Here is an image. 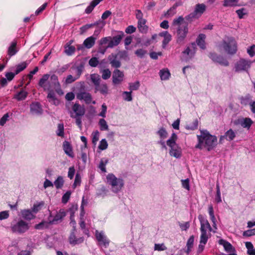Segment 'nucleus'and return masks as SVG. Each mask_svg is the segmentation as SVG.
Here are the masks:
<instances>
[{
  "label": "nucleus",
  "instance_id": "nucleus-58",
  "mask_svg": "<svg viewBox=\"0 0 255 255\" xmlns=\"http://www.w3.org/2000/svg\"><path fill=\"white\" fill-rule=\"evenodd\" d=\"M167 249V248L164 244H155L154 245V250L158 251H163Z\"/></svg>",
  "mask_w": 255,
  "mask_h": 255
},
{
  "label": "nucleus",
  "instance_id": "nucleus-23",
  "mask_svg": "<svg viewBox=\"0 0 255 255\" xmlns=\"http://www.w3.org/2000/svg\"><path fill=\"white\" fill-rule=\"evenodd\" d=\"M84 241L83 237L77 238L75 234V231L72 232L69 237V242L73 245L79 244Z\"/></svg>",
  "mask_w": 255,
  "mask_h": 255
},
{
  "label": "nucleus",
  "instance_id": "nucleus-27",
  "mask_svg": "<svg viewBox=\"0 0 255 255\" xmlns=\"http://www.w3.org/2000/svg\"><path fill=\"white\" fill-rule=\"evenodd\" d=\"M96 39V38L93 36L89 37L84 41L83 45L86 48L90 49L95 44Z\"/></svg>",
  "mask_w": 255,
  "mask_h": 255
},
{
  "label": "nucleus",
  "instance_id": "nucleus-53",
  "mask_svg": "<svg viewBox=\"0 0 255 255\" xmlns=\"http://www.w3.org/2000/svg\"><path fill=\"white\" fill-rule=\"evenodd\" d=\"M123 98L124 100L126 101H132V96H131V92H124L122 94Z\"/></svg>",
  "mask_w": 255,
  "mask_h": 255
},
{
  "label": "nucleus",
  "instance_id": "nucleus-3",
  "mask_svg": "<svg viewBox=\"0 0 255 255\" xmlns=\"http://www.w3.org/2000/svg\"><path fill=\"white\" fill-rule=\"evenodd\" d=\"M198 219L201 225V236L198 252L201 253L203 251L205 245L206 244L208 240L207 231L209 230L211 232L212 231V228L208 221L202 215H199Z\"/></svg>",
  "mask_w": 255,
  "mask_h": 255
},
{
  "label": "nucleus",
  "instance_id": "nucleus-33",
  "mask_svg": "<svg viewBox=\"0 0 255 255\" xmlns=\"http://www.w3.org/2000/svg\"><path fill=\"white\" fill-rule=\"evenodd\" d=\"M146 19H143V21L138 20L137 22V27L139 31L142 33H145L148 30V27L146 25Z\"/></svg>",
  "mask_w": 255,
  "mask_h": 255
},
{
  "label": "nucleus",
  "instance_id": "nucleus-56",
  "mask_svg": "<svg viewBox=\"0 0 255 255\" xmlns=\"http://www.w3.org/2000/svg\"><path fill=\"white\" fill-rule=\"evenodd\" d=\"M78 79V76H73L71 75H69L66 77L65 83L66 84H70L76 81Z\"/></svg>",
  "mask_w": 255,
  "mask_h": 255
},
{
  "label": "nucleus",
  "instance_id": "nucleus-31",
  "mask_svg": "<svg viewBox=\"0 0 255 255\" xmlns=\"http://www.w3.org/2000/svg\"><path fill=\"white\" fill-rule=\"evenodd\" d=\"M159 74L162 80H168L170 77V73L167 68L160 70Z\"/></svg>",
  "mask_w": 255,
  "mask_h": 255
},
{
  "label": "nucleus",
  "instance_id": "nucleus-34",
  "mask_svg": "<svg viewBox=\"0 0 255 255\" xmlns=\"http://www.w3.org/2000/svg\"><path fill=\"white\" fill-rule=\"evenodd\" d=\"M110 39L111 36L105 37L100 39V40L99 41V50L101 53V51H103L104 46H106L109 44Z\"/></svg>",
  "mask_w": 255,
  "mask_h": 255
},
{
  "label": "nucleus",
  "instance_id": "nucleus-49",
  "mask_svg": "<svg viewBox=\"0 0 255 255\" xmlns=\"http://www.w3.org/2000/svg\"><path fill=\"white\" fill-rule=\"evenodd\" d=\"M27 64L25 62H23L18 65L16 67L15 74H18L23 71L27 67Z\"/></svg>",
  "mask_w": 255,
  "mask_h": 255
},
{
  "label": "nucleus",
  "instance_id": "nucleus-24",
  "mask_svg": "<svg viewBox=\"0 0 255 255\" xmlns=\"http://www.w3.org/2000/svg\"><path fill=\"white\" fill-rule=\"evenodd\" d=\"M47 98L50 103L55 106L58 105L60 103L59 100L56 98L54 91L48 92Z\"/></svg>",
  "mask_w": 255,
  "mask_h": 255
},
{
  "label": "nucleus",
  "instance_id": "nucleus-62",
  "mask_svg": "<svg viewBox=\"0 0 255 255\" xmlns=\"http://www.w3.org/2000/svg\"><path fill=\"white\" fill-rule=\"evenodd\" d=\"M198 123L197 120H195L192 124L187 125L186 128L188 129L194 130L197 128Z\"/></svg>",
  "mask_w": 255,
  "mask_h": 255
},
{
  "label": "nucleus",
  "instance_id": "nucleus-25",
  "mask_svg": "<svg viewBox=\"0 0 255 255\" xmlns=\"http://www.w3.org/2000/svg\"><path fill=\"white\" fill-rule=\"evenodd\" d=\"M63 148L65 153L71 157H73L74 154L70 143L67 141L63 142Z\"/></svg>",
  "mask_w": 255,
  "mask_h": 255
},
{
  "label": "nucleus",
  "instance_id": "nucleus-8",
  "mask_svg": "<svg viewBox=\"0 0 255 255\" xmlns=\"http://www.w3.org/2000/svg\"><path fill=\"white\" fill-rule=\"evenodd\" d=\"M167 145L170 147L169 154L171 156L179 158L181 156L182 150L178 145L174 141L167 140Z\"/></svg>",
  "mask_w": 255,
  "mask_h": 255
},
{
  "label": "nucleus",
  "instance_id": "nucleus-10",
  "mask_svg": "<svg viewBox=\"0 0 255 255\" xmlns=\"http://www.w3.org/2000/svg\"><path fill=\"white\" fill-rule=\"evenodd\" d=\"M95 237L99 242V245L102 246L106 248L109 246L110 241L103 231L99 232L96 230L95 231Z\"/></svg>",
  "mask_w": 255,
  "mask_h": 255
},
{
  "label": "nucleus",
  "instance_id": "nucleus-54",
  "mask_svg": "<svg viewBox=\"0 0 255 255\" xmlns=\"http://www.w3.org/2000/svg\"><path fill=\"white\" fill-rule=\"evenodd\" d=\"M220 243L222 244L225 250L228 252H231L232 249V246L228 242L224 240H220Z\"/></svg>",
  "mask_w": 255,
  "mask_h": 255
},
{
  "label": "nucleus",
  "instance_id": "nucleus-22",
  "mask_svg": "<svg viewBox=\"0 0 255 255\" xmlns=\"http://www.w3.org/2000/svg\"><path fill=\"white\" fill-rule=\"evenodd\" d=\"M20 214L22 217L26 220H31L35 218L33 212L29 209L22 210Z\"/></svg>",
  "mask_w": 255,
  "mask_h": 255
},
{
  "label": "nucleus",
  "instance_id": "nucleus-42",
  "mask_svg": "<svg viewBox=\"0 0 255 255\" xmlns=\"http://www.w3.org/2000/svg\"><path fill=\"white\" fill-rule=\"evenodd\" d=\"M43 205H44V203L43 202H41L39 203L34 204L32 208V211L34 214L37 213L38 211H39L42 209V207Z\"/></svg>",
  "mask_w": 255,
  "mask_h": 255
},
{
  "label": "nucleus",
  "instance_id": "nucleus-48",
  "mask_svg": "<svg viewBox=\"0 0 255 255\" xmlns=\"http://www.w3.org/2000/svg\"><path fill=\"white\" fill-rule=\"evenodd\" d=\"M100 133L98 130L94 131L92 133V143L96 145L99 139Z\"/></svg>",
  "mask_w": 255,
  "mask_h": 255
},
{
  "label": "nucleus",
  "instance_id": "nucleus-38",
  "mask_svg": "<svg viewBox=\"0 0 255 255\" xmlns=\"http://www.w3.org/2000/svg\"><path fill=\"white\" fill-rule=\"evenodd\" d=\"M246 247L247 249V253L249 255H255V249L251 242H246Z\"/></svg>",
  "mask_w": 255,
  "mask_h": 255
},
{
  "label": "nucleus",
  "instance_id": "nucleus-45",
  "mask_svg": "<svg viewBox=\"0 0 255 255\" xmlns=\"http://www.w3.org/2000/svg\"><path fill=\"white\" fill-rule=\"evenodd\" d=\"M99 125L101 130H108V126L106 121L104 119H101L99 120Z\"/></svg>",
  "mask_w": 255,
  "mask_h": 255
},
{
  "label": "nucleus",
  "instance_id": "nucleus-28",
  "mask_svg": "<svg viewBox=\"0 0 255 255\" xmlns=\"http://www.w3.org/2000/svg\"><path fill=\"white\" fill-rule=\"evenodd\" d=\"M96 91L100 92L102 94L106 95L108 94V88L107 84L105 83L100 84L95 87Z\"/></svg>",
  "mask_w": 255,
  "mask_h": 255
},
{
  "label": "nucleus",
  "instance_id": "nucleus-2",
  "mask_svg": "<svg viewBox=\"0 0 255 255\" xmlns=\"http://www.w3.org/2000/svg\"><path fill=\"white\" fill-rule=\"evenodd\" d=\"M198 143L195 147L199 149L206 148L208 151L213 149L217 144V138L207 130H201V134L197 135Z\"/></svg>",
  "mask_w": 255,
  "mask_h": 255
},
{
  "label": "nucleus",
  "instance_id": "nucleus-52",
  "mask_svg": "<svg viewBox=\"0 0 255 255\" xmlns=\"http://www.w3.org/2000/svg\"><path fill=\"white\" fill-rule=\"evenodd\" d=\"M238 0H224V6H233L237 5Z\"/></svg>",
  "mask_w": 255,
  "mask_h": 255
},
{
  "label": "nucleus",
  "instance_id": "nucleus-15",
  "mask_svg": "<svg viewBox=\"0 0 255 255\" xmlns=\"http://www.w3.org/2000/svg\"><path fill=\"white\" fill-rule=\"evenodd\" d=\"M234 124L236 125H240L244 128L249 129L253 124V121L249 118H241L235 121Z\"/></svg>",
  "mask_w": 255,
  "mask_h": 255
},
{
  "label": "nucleus",
  "instance_id": "nucleus-19",
  "mask_svg": "<svg viewBox=\"0 0 255 255\" xmlns=\"http://www.w3.org/2000/svg\"><path fill=\"white\" fill-rule=\"evenodd\" d=\"M30 112L33 115H39L42 113V109L38 102L32 103L30 106Z\"/></svg>",
  "mask_w": 255,
  "mask_h": 255
},
{
  "label": "nucleus",
  "instance_id": "nucleus-57",
  "mask_svg": "<svg viewBox=\"0 0 255 255\" xmlns=\"http://www.w3.org/2000/svg\"><path fill=\"white\" fill-rule=\"evenodd\" d=\"M99 63V60L97 57H92L89 61V64L92 67H96Z\"/></svg>",
  "mask_w": 255,
  "mask_h": 255
},
{
  "label": "nucleus",
  "instance_id": "nucleus-7",
  "mask_svg": "<svg viewBox=\"0 0 255 255\" xmlns=\"http://www.w3.org/2000/svg\"><path fill=\"white\" fill-rule=\"evenodd\" d=\"M124 36V33L122 31H120L118 34L114 37L111 36V39L109 44L106 46H104L103 51H101V53L104 54L107 49L109 48H112L118 46L120 43Z\"/></svg>",
  "mask_w": 255,
  "mask_h": 255
},
{
  "label": "nucleus",
  "instance_id": "nucleus-55",
  "mask_svg": "<svg viewBox=\"0 0 255 255\" xmlns=\"http://www.w3.org/2000/svg\"><path fill=\"white\" fill-rule=\"evenodd\" d=\"M56 134L58 136L63 137L64 135V126L63 124H58Z\"/></svg>",
  "mask_w": 255,
  "mask_h": 255
},
{
  "label": "nucleus",
  "instance_id": "nucleus-60",
  "mask_svg": "<svg viewBox=\"0 0 255 255\" xmlns=\"http://www.w3.org/2000/svg\"><path fill=\"white\" fill-rule=\"evenodd\" d=\"M108 146V143L105 139H103L100 142L99 148L101 150H105L107 148Z\"/></svg>",
  "mask_w": 255,
  "mask_h": 255
},
{
  "label": "nucleus",
  "instance_id": "nucleus-32",
  "mask_svg": "<svg viewBox=\"0 0 255 255\" xmlns=\"http://www.w3.org/2000/svg\"><path fill=\"white\" fill-rule=\"evenodd\" d=\"M17 43L16 41H12L9 46L7 50V54L10 56L14 55L17 52L16 48Z\"/></svg>",
  "mask_w": 255,
  "mask_h": 255
},
{
  "label": "nucleus",
  "instance_id": "nucleus-26",
  "mask_svg": "<svg viewBox=\"0 0 255 255\" xmlns=\"http://www.w3.org/2000/svg\"><path fill=\"white\" fill-rule=\"evenodd\" d=\"M109 60L112 67L117 68L121 66V62L117 59L116 55L111 54L109 57Z\"/></svg>",
  "mask_w": 255,
  "mask_h": 255
},
{
  "label": "nucleus",
  "instance_id": "nucleus-40",
  "mask_svg": "<svg viewBox=\"0 0 255 255\" xmlns=\"http://www.w3.org/2000/svg\"><path fill=\"white\" fill-rule=\"evenodd\" d=\"M63 178L61 176H58L53 183V185H54L57 189L61 188L63 187Z\"/></svg>",
  "mask_w": 255,
  "mask_h": 255
},
{
  "label": "nucleus",
  "instance_id": "nucleus-41",
  "mask_svg": "<svg viewBox=\"0 0 255 255\" xmlns=\"http://www.w3.org/2000/svg\"><path fill=\"white\" fill-rule=\"evenodd\" d=\"M100 73L102 74V78L104 80H107L111 76V72L109 69L101 70Z\"/></svg>",
  "mask_w": 255,
  "mask_h": 255
},
{
  "label": "nucleus",
  "instance_id": "nucleus-46",
  "mask_svg": "<svg viewBox=\"0 0 255 255\" xmlns=\"http://www.w3.org/2000/svg\"><path fill=\"white\" fill-rule=\"evenodd\" d=\"M235 132L231 129L228 130L226 133L225 136L228 140H232L235 137Z\"/></svg>",
  "mask_w": 255,
  "mask_h": 255
},
{
  "label": "nucleus",
  "instance_id": "nucleus-50",
  "mask_svg": "<svg viewBox=\"0 0 255 255\" xmlns=\"http://www.w3.org/2000/svg\"><path fill=\"white\" fill-rule=\"evenodd\" d=\"M49 224H50L49 222H48L46 221H43L39 224L36 225L35 228L37 230H41L44 228H47L48 227Z\"/></svg>",
  "mask_w": 255,
  "mask_h": 255
},
{
  "label": "nucleus",
  "instance_id": "nucleus-63",
  "mask_svg": "<svg viewBox=\"0 0 255 255\" xmlns=\"http://www.w3.org/2000/svg\"><path fill=\"white\" fill-rule=\"evenodd\" d=\"M147 51L143 49H138L135 51L136 55L140 58H142L146 54Z\"/></svg>",
  "mask_w": 255,
  "mask_h": 255
},
{
  "label": "nucleus",
  "instance_id": "nucleus-9",
  "mask_svg": "<svg viewBox=\"0 0 255 255\" xmlns=\"http://www.w3.org/2000/svg\"><path fill=\"white\" fill-rule=\"evenodd\" d=\"M252 62L244 59H241L235 64V69L236 72L247 71L251 67Z\"/></svg>",
  "mask_w": 255,
  "mask_h": 255
},
{
  "label": "nucleus",
  "instance_id": "nucleus-1",
  "mask_svg": "<svg viewBox=\"0 0 255 255\" xmlns=\"http://www.w3.org/2000/svg\"><path fill=\"white\" fill-rule=\"evenodd\" d=\"M38 85L44 91L50 92V91H53V90H54L56 93L60 96L64 94L58 78L55 74H53L51 76L47 74H44L40 79Z\"/></svg>",
  "mask_w": 255,
  "mask_h": 255
},
{
  "label": "nucleus",
  "instance_id": "nucleus-30",
  "mask_svg": "<svg viewBox=\"0 0 255 255\" xmlns=\"http://www.w3.org/2000/svg\"><path fill=\"white\" fill-rule=\"evenodd\" d=\"M28 95V93L22 90L17 93L15 94L13 96V99L17 100V101H22L26 99Z\"/></svg>",
  "mask_w": 255,
  "mask_h": 255
},
{
  "label": "nucleus",
  "instance_id": "nucleus-29",
  "mask_svg": "<svg viewBox=\"0 0 255 255\" xmlns=\"http://www.w3.org/2000/svg\"><path fill=\"white\" fill-rule=\"evenodd\" d=\"M206 35L204 34H200L198 36L196 39V43L197 45L202 49H204L206 47L205 39Z\"/></svg>",
  "mask_w": 255,
  "mask_h": 255
},
{
  "label": "nucleus",
  "instance_id": "nucleus-37",
  "mask_svg": "<svg viewBox=\"0 0 255 255\" xmlns=\"http://www.w3.org/2000/svg\"><path fill=\"white\" fill-rule=\"evenodd\" d=\"M194 242V237L193 236H191L190 237L189 239L188 240L186 244L187 247V251L186 252L187 254H189L192 250V249L193 247Z\"/></svg>",
  "mask_w": 255,
  "mask_h": 255
},
{
  "label": "nucleus",
  "instance_id": "nucleus-39",
  "mask_svg": "<svg viewBox=\"0 0 255 255\" xmlns=\"http://www.w3.org/2000/svg\"><path fill=\"white\" fill-rule=\"evenodd\" d=\"M108 163V159L106 158H103L101 159L98 167L103 172H106V165Z\"/></svg>",
  "mask_w": 255,
  "mask_h": 255
},
{
  "label": "nucleus",
  "instance_id": "nucleus-59",
  "mask_svg": "<svg viewBox=\"0 0 255 255\" xmlns=\"http://www.w3.org/2000/svg\"><path fill=\"white\" fill-rule=\"evenodd\" d=\"M75 51V48L73 46H68L66 47L65 52L67 55H72Z\"/></svg>",
  "mask_w": 255,
  "mask_h": 255
},
{
  "label": "nucleus",
  "instance_id": "nucleus-21",
  "mask_svg": "<svg viewBox=\"0 0 255 255\" xmlns=\"http://www.w3.org/2000/svg\"><path fill=\"white\" fill-rule=\"evenodd\" d=\"M206 6L204 4H197L196 5L194 12L190 14L191 17H195L196 16H200L205 10Z\"/></svg>",
  "mask_w": 255,
  "mask_h": 255
},
{
  "label": "nucleus",
  "instance_id": "nucleus-13",
  "mask_svg": "<svg viewBox=\"0 0 255 255\" xmlns=\"http://www.w3.org/2000/svg\"><path fill=\"white\" fill-rule=\"evenodd\" d=\"M195 44L192 43L190 47H188L182 52V59L188 61L192 58L195 53Z\"/></svg>",
  "mask_w": 255,
  "mask_h": 255
},
{
  "label": "nucleus",
  "instance_id": "nucleus-17",
  "mask_svg": "<svg viewBox=\"0 0 255 255\" xmlns=\"http://www.w3.org/2000/svg\"><path fill=\"white\" fill-rule=\"evenodd\" d=\"M241 103L242 104L247 105L249 104L250 107L251 112L255 114V101H252L251 96L247 95L242 99Z\"/></svg>",
  "mask_w": 255,
  "mask_h": 255
},
{
  "label": "nucleus",
  "instance_id": "nucleus-44",
  "mask_svg": "<svg viewBox=\"0 0 255 255\" xmlns=\"http://www.w3.org/2000/svg\"><path fill=\"white\" fill-rule=\"evenodd\" d=\"M96 25V23L93 24H88L83 25L80 28V34H83L85 32H86L89 29L91 28L93 26Z\"/></svg>",
  "mask_w": 255,
  "mask_h": 255
},
{
  "label": "nucleus",
  "instance_id": "nucleus-14",
  "mask_svg": "<svg viewBox=\"0 0 255 255\" xmlns=\"http://www.w3.org/2000/svg\"><path fill=\"white\" fill-rule=\"evenodd\" d=\"M209 57L214 62L218 63L222 66H227L229 65V62L227 60L222 56L212 53L210 54Z\"/></svg>",
  "mask_w": 255,
  "mask_h": 255
},
{
  "label": "nucleus",
  "instance_id": "nucleus-4",
  "mask_svg": "<svg viewBox=\"0 0 255 255\" xmlns=\"http://www.w3.org/2000/svg\"><path fill=\"white\" fill-rule=\"evenodd\" d=\"M30 227V224L26 221L22 219H18L11 223L10 229L13 234L22 235L27 232Z\"/></svg>",
  "mask_w": 255,
  "mask_h": 255
},
{
  "label": "nucleus",
  "instance_id": "nucleus-12",
  "mask_svg": "<svg viewBox=\"0 0 255 255\" xmlns=\"http://www.w3.org/2000/svg\"><path fill=\"white\" fill-rule=\"evenodd\" d=\"M124 73L119 69L114 71L112 76V82L114 85H119L122 83L124 79Z\"/></svg>",
  "mask_w": 255,
  "mask_h": 255
},
{
  "label": "nucleus",
  "instance_id": "nucleus-6",
  "mask_svg": "<svg viewBox=\"0 0 255 255\" xmlns=\"http://www.w3.org/2000/svg\"><path fill=\"white\" fill-rule=\"evenodd\" d=\"M220 47L223 48L228 54H234L237 50V42L232 37H228L225 39L220 45Z\"/></svg>",
  "mask_w": 255,
  "mask_h": 255
},
{
  "label": "nucleus",
  "instance_id": "nucleus-18",
  "mask_svg": "<svg viewBox=\"0 0 255 255\" xmlns=\"http://www.w3.org/2000/svg\"><path fill=\"white\" fill-rule=\"evenodd\" d=\"M66 216V213L63 209H60L57 213L52 220L49 219V223L52 224H55L61 222L63 218Z\"/></svg>",
  "mask_w": 255,
  "mask_h": 255
},
{
  "label": "nucleus",
  "instance_id": "nucleus-64",
  "mask_svg": "<svg viewBox=\"0 0 255 255\" xmlns=\"http://www.w3.org/2000/svg\"><path fill=\"white\" fill-rule=\"evenodd\" d=\"M70 195H71L70 191L66 192L62 196V203H63L64 204L66 203L68 201V200L70 197Z\"/></svg>",
  "mask_w": 255,
  "mask_h": 255
},
{
  "label": "nucleus",
  "instance_id": "nucleus-51",
  "mask_svg": "<svg viewBox=\"0 0 255 255\" xmlns=\"http://www.w3.org/2000/svg\"><path fill=\"white\" fill-rule=\"evenodd\" d=\"M216 195L215 196V201L217 203H219L222 202L221 192L220 189V186L218 183L216 184Z\"/></svg>",
  "mask_w": 255,
  "mask_h": 255
},
{
  "label": "nucleus",
  "instance_id": "nucleus-16",
  "mask_svg": "<svg viewBox=\"0 0 255 255\" xmlns=\"http://www.w3.org/2000/svg\"><path fill=\"white\" fill-rule=\"evenodd\" d=\"M72 111L75 114L74 117H82L85 113V109L83 106L78 103L74 104L72 108Z\"/></svg>",
  "mask_w": 255,
  "mask_h": 255
},
{
  "label": "nucleus",
  "instance_id": "nucleus-35",
  "mask_svg": "<svg viewBox=\"0 0 255 255\" xmlns=\"http://www.w3.org/2000/svg\"><path fill=\"white\" fill-rule=\"evenodd\" d=\"M103 0H93L90 4L86 8L85 12L87 14L90 13L94 8Z\"/></svg>",
  "mask_w": 255,
  "mask_h": 255
},
{
  "label": "nucleus",
  "instance_id": "nucleus-47",
  "mask_svg": "<svg viewBox=\"0 0 255 255\" xmlns=\"http://www.w3.org/2000/svg\"><path fill=\"white\" fill-rule=\"evenodd\" d=\"M157 134L161 139H164L168 136V133L165 129L163 128H160L157 131Z\"/></svg>",
  "mask_w": 255,
  "mask_h": 255
},
{
  "label": "nucleus",
  "instance_id": "nucleus-20",
  "mask_svg": "<svg viewBox=\"0 0 255 255\" xmlns=\"http://www.w3.org/2000/svg\"><path fill=\"white\" fill-rule=\"evenodd\" d=\"M77 98L80 100H84L86 103L90 104L92 102V97L90 93L81 92L77 94Z\"/></svg>",
  "mask_w": 255,
  "mask_h": 255
},
{
  "label": "nucleus",
  "instance_id": "nucleus-36",
  "mask_svg": "<svg viewBox=\"0 0 255 255\" xmlns=\"http://www.w3.org/2000/svg\"><path fill=\"white\" fill-rule=\"evenodd\" d=\"M90 79L95 87L100 84L101 81L100 75L98 74H92L90 75Z\"/></svg>",
  "mask_w": 255,
  "mask_h": 255
},
{
  "label": "nucleus",
  "instance_id": "nucleus-11",
  "mask_svg": "<svg viewBox=\"0 0 255 255\" xmlns=\"http://www.w3.org/2000/svg\"><path fill=\"white\" fill-rule=\"evenodd\" d=\"M188 32L187 25L179 26L177 29V42L178 43L183 41Z\"/></svg>",
  "mask_w": 255,
  "mask_h": 255
},
{
  "label": "nucleus",
  "instance_id": "nucleus-5",
  "mask_svg": "<svg viewBox=\"0 0 255 255\" xmlns=\"http://www.w3.org/2000/svg\"><path fill=\"white\" fill-rule=\"evenodd\" d=\"M107 183L111 186V190L117 193L124 186V181L121 178H117L114 174L110 173L106 177Z\"/></svg>",
  "mask_w": 255,
  "mask_h": 255
},
{
  "label": "nucleus",
  "instance_id": "nucleus-43",
  "mask_svg": "<svg viewBox=\"0 0 255 255\" xmlns=\"http://www.w3.org/2000/svg\"><path fill=\"white\" fill-rule=\"evenodd\" d=\"M236 13L239 18H244V16L248 14V10L245 8H242L236 10Z\"/></svg>",
  "mask_w": 255,
  "mask_h": 255
},
{
  "label": "nucleus",
  "instance_id": "nucleus-61",
  "mask_svg": "<svg viewBox=\"0 0 255 255\" xmlns=\"http://www.w3.org/2000/svg\"><path fill=\"white\" fill-rule=\"evenodd\" d=\"M166 36L164 37V39L162 42V46L165 48L166 45L171 41V35L170 34H166Z\"/></svg>",
  "mask_w": 255,
  "mask_h": 255
}]
</instances>
